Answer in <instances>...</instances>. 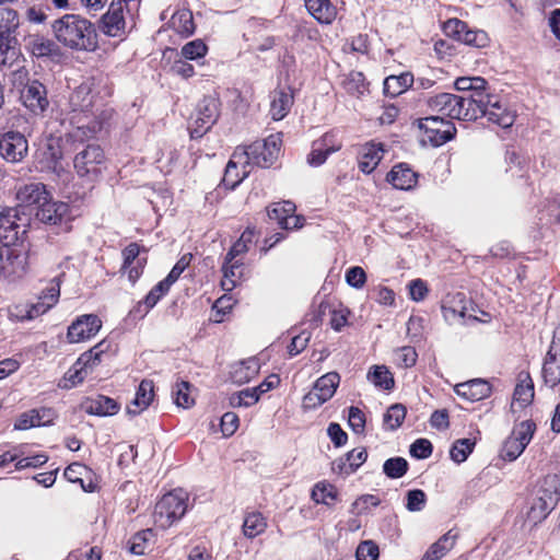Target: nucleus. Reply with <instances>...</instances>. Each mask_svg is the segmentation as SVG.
<instances>
[{"mask_svg":"<svg viewBox=\"0 0 560 560\" xmlns=\"http://www.w3.org/2000/svg\"><path fill=\"white\" fill-rule=\"evenodd\" d=\"M101 328L102 320L97 315H81L68 327L67 339L70 343L83 342L94 337Z\"/></svg>","mask_w":560,"mask_h":560,"instance_id":"14","label":"nucleus"},{"mask_svg":"<svg viewBox=\"0 0 560 560\" xmlns=\"http://www.w3.org/2000/svg\"><path fill=\"white\" fill-rule=\"evenodd\" d=\"M257 373L255 361H242L232 366L231 378L234 383L244 384L249 382Z\"/></svg>","mask_w":560,"mask_h":560,"instance_id":"43","label":"nucleus"},{"mask_svg":"<svg viewBox=\"0 0 560 560\" xmlns=\"http://www.w3.org/2000/svg\"><path fill=\"white\" fill-rule=\"evenodd\" d=\"M348 422L353 432L362 433L365 427V416L360 408L352 406L349 408Z\"/></svg>","mask_w":560,"mask_h":560,"instance_id":"63","label":"nucleus"},{"mask_svg":"<svg viewBox=\"0 0 560 560\" xmlns=\"http://www.w3.org/2000/svg\"><path fill=\"white\" fill-rule=\"evenodd\" d=\"M310 14L322 24H330L337 16V9L330 0H304Z\"/></svg>","mask_w":560,"mask_h":560,"instance_id":"31","label":"nucleus"},{"mask_svg":"<svg viewBox=\"0 0 560 560\" xmlns=\"http://www.w3.org/2000/svg\"><path fill=\"white\" fill-rule=\"evenodd\" d=\"M455 393L470 401H478L491 394V386L488 382L476 378L455 386Z\"/></svg>","mask_w":560,"mask_h":560,"instance_id":"26","label":"nucleus"},{"mask_svg":"<svg viewBox=\"0 0 560 560\" xmlns=\"http://www.w3.org/2000/svg\"><path fill=\"white\" fill-rule=\"evenodd\" d=\"M432 444L427 439H418L410 445V455L423 459L432 454Z\"/></svg>","mask_w":560,"mask_h":560,"instance_id":"61","label":"nucleus"},{"mask_svg":"<svg viewBox=\"0 0 560 560\" xmlns=\"http://www.w3.org/2000/svg\"><path fill=\"white\" fill-rule=\"evenodd\" d=\"M246 167L247 164L240 163L238 159H234L233 154L225 167L223 184L228 188L234 189L245 177L248 176L249 171H247Z\"/></svg>","mask_w":560,"mask_h":560,"instance_id":"36","label":"nucleus"},{"mask_svg":"<svg viewBox=\"0 0 560 560\" xmlns=\"http://www.w3.org/2000/svg\"><path fill=\"white\" fill-rule=\"evenodd\" d=\"M220 114V101L215 96H205L197 105L189 125L190 137L201 138L215 124Z\"/></svg>","mask_w":560,"mask_h":560,"instance_id":"9","label":"nucleus"},{"mask_svg":"<svg viewBox=\"0 0 560 560\" xmlns=\"http://www.w3.org/2000/svg\"><path fill=\"white\" fill-rule=\"evenodd\" d=\"M170 23L172 28L184 37L190 36L195 32L194 18L189 10L183 9L176 11L172 15Z\"/></svg>","mask_w":560,"mask_h":560,"instance_id":"38","label":"nucleus"},{"mask_svg":"<svg viewBox=\"0 0 560 560\" xmlns=\"http://www.w3.org/2000/svg\"><path fill=\"white\" fill-rule=\"evenodd\" d=\"M52 418L54 412L51 409H33L19 416L14 423V429L27 430L34 427L47 425L52 421Z\"/></svg>","mask_w":560,"mask_h":560,"instance_id":"25","label":"nucleus"},{"mask_svg":"<svg viewBox=\"0 0 560 560\" xmlns=\"http://www.w3.org/2000/svg\"><path fill=\"white\" fill-rule=\"evenodd\" d=\"M69 214V206L62 201L49 199L42 203L36 210L35 217L43 223L56 225L61 223Z\"/></svg>","mask_w":560,"mask_h":560,"instance_id":"22","label":"nucleus"},{"mask_svg":"<svg viewBox=\"0 0 560 560\" xmlns=\"http://www.w3.org/2000/svg\"><path fill=\"white\" fill-rule=\"evenodd\" d=\"M88 374L85 370L75 362L65 374V376L59 381L58 386L63 389H70L81 384Z\"/></svg>","mask_w":560,"mask_h":560,"instance_id":"49","label":"nucleus"},{"mask_svg":"<svg viewBox=\"0 0 560 560\" xmlns=\"http://www.w3.org/2000/svg\"><path fill=\"white\" fill-rule=\"evenodd\" d=\"M20 100L23 105L33 114H43L48 105L47 90L38 80L27 81L21 90Z\"/></svg>","mask_w":560,"mask_h":560,"instance_id":"15","label":"nucleus"},{"mask_svg":"<svg viewBox=\"0 0 560 560\" xmlns=\"http://www.w3.org/2000/svg\"><path fill=\"white\" fill-rule=\"evenodd\" d=\"M170 288L171 285L166 283L164 280L160 281L147 294L143 302H140L138 304V311H141V308L143 307V312L148 313L153 306L156 305L159 300L168 292Z\"/></svg>","mask_w":560,"mask_h":560,"instance_id":"48","label":"nucleus"},{"mask_svg":"<svg viewBox=\"0 0 560 560\" xmlns=\"http://www.w3.org/2000/svg\"><path fill=\"white\" fill-rule=\"evenodd\" d=\"M383 153L384 150L380 143L365 144L359 160L360 170L365 174L373 172L382 160Z\"/></svg>","mask_w":560,"mask_h":560,"instance_id":"34","label":"nucleus"},{"mask_svg":"<svg viewBox=\"0 0 560 560\" xmlns=\"http://www.w3.org/2000/svg\"><path fill=\"white\" fill-rule=\"evenodd\" d=\"M542 377L550 387L560 383V327L553 331L551 345L542 365Z\"/></svg>","mask_w":560,"mask_h":560,"instance_id":"16","label":"nucleus"},{"mask_svg":"<svg viewBox=\"0 0 560 560\" xmlns=\"http://www.w3.org/2000/svg\"><path fill=\"white\" fill-rule=\"evenodd\" d=\"M475 442L469 439L457 440L451 448V457L456 463H463L472 452Z\"/></svg>","mask_w":560,"mask_h":560,"instance_id":"53","label":"nucleus"},{"mask_svg":"<svg viewBox=\"0 0 560 560\" xmlns=\"http://www.w3.org/2000/svg\"><path fill=\"white\" fill-rule=\"evenodd\" d=\"M386 179L397 189L409 190L417 185L418 175L408 164L399 163L392 168Z\"/></svg>","mask_w":560,"mask_h":560,"instance_id":"23","label":"nucleus"},{"mask_svg":"<svg viewBox=\"0 0 560 560\" xmlns=\"http://www.w3.org/2000/svg\"><path fill=\"white\" fill-rule=\"evenodd\" d=\"M82 407L86 413L101 417L113 416L119 410V405L116 400L103 395L86 399Z\"/></svg>","mask_w":560,"mask_h":560,"instance_id":"28","label":"nucleus"},{"mask_svg":"<svg viewBox=\"0 0 560 560\" xmlns=\"http://www.w3.org/2000/svg\"><path fill=\"white\" fill-rule=\"evenodd\" d=\"M443 31L447 36L474 47H485L489 39L486 32L471 30L467 23L458 19L447 20L443 25Z\"/></svg>","mask_w":560,"mask_h":560,"instance_id":"12","label":"nucleus"},{"mask_svg":"<svg viewBox=\"0 0 560 560\" xmlns=\"http://www.w3.org/2000/svg\"><path fill=\"white\" fill-rule=\"evenodd\" d=\"M457 537V533H454L453 529L448 530L430 547L427 553H431L433 560H440L454 547Z\"/></svg>","mask_w":560,"mask_h":560,"instance_id":"41","label":"nucleus"},{"mask_svg":"<svg viewBox=\"0 0 560 560\" xmlns=\"http://www.w3.org/2000/svg\"><path fill=\"white\" fill-rule=\"evenodd\" d=\"M418 127L423 131V141L430 142L433 147H440L453 139L456 128L450 120L439 116H429L418 121Z\"/></svg>","mask_w":560,"mask_h":560,"instance_id":"11","label":"nucleus"},{"mask_svg":"<svg viewBox=\"0 0 560 560\" xmlns=\"http://www.w3.org/2000/svg\"><path fill=\"white\" fill-rule=\"evenodd\" d=\"M259 400V394L255 388H246L238 393H234L230 397V405L232 407H249Z\"/></svg>","mask_w":560,"mask_h":560,"instance_id":"50","label":"nucleus"},{"mask_svg":"<svg viewBox=\"0 0 560 560\" xmlns=\"http://www.w3.org/2000/svg\"><path fill=\"white\" fill-rule=\"evenodd\" d=\"M368 380L383 389H390L394 386V378L385 365H374L368 373Z\"/></svg>","mask_w":560,"mask_h":560,"instance_id":"46","label":"nucleus"},{"mask_svg":"<svg viewBox=\"0 0 560 560\" xmlns=\"http://www.w3.org/2000/svg\"><path fill=\"white\" fill-rule=\"evenodd\" d=\"M154 397V384L150 380H143L136 393L135 399L127 407L129 415H139L145 410Z\"/></svg>","mask_w":560,"mask_h":560,"instance_id":"30","label":"nucleus"},{"mask_svg":"<svg viewBox=\"0 0 560 560\" xmlns=\"http://www.w3.org/2000/svg\"><path fill=\"white\" fill-rule=\"evenodd\" d=\"M293 105V95L290 90L277 89L271 94L270 115L273 120L283 119Z\"/></svg>","mask_w":560,"mask_h":560,"instance_id":"29","label":"nucleus"},{"mask_svg":"<svg viewBox=\"0 0 560 560\" xmlns=\"http://www.w3.org/2000/svg\"><path fill=\"white\" fill-rule=\"evenodd\" d=\"M93 98L91 86L82 83L71 93L69 104L72 112L86 114L93 107Z\"/></svg>","mask_w":560,"mask_h":560,"instance_id":"33","label":"nucleus"},{"mask_svg":"<svg viewBox=\"0 0 560 560\" xmlns=\"http://www.w3.org/2000/svg\"><path fill=\"white\" fill-rule=\"evenodd\" d=\"M65 477L72 483H78L82 490H93L92 470L83 464L73 463L65 470Z\"/></svg>","mask_w":560,"mask_h":560,"instance_id":"35","label":"nucleus"},{"mask_svg":"<svg viewBox=\"0 0 560 560\" xmlns=\"http://www.w3.org/2000/svg\"><path fill=\"white\" fill-rule=\"evenodd\" d=\"M295 205L291 201L276 202L268 208V217L270 220L284 230H294L303 226L304 219L294 215Z\"/></svg>","mask_w":560,"mask_h":560,"instance_id":"18","label":"nucleus"},{"mask_svg":"<svg viewBox=\"0 0 560 560\" xmlns=\"http://www.w3.org/2000/svg\"><path fill=\"white\" fill-rule=\"evenodd\" d=\"M60 295L59 278H54L48 288L38 296L36 303H21L9 308V318L13 320H32L50 310Z\"/></svg>","mask_w":560,"mask_h":560,"instance_id":"4","label":"nucleus"},{"mask_svg":"<svg viewBox=\"0 0 560 560\" xmlns=\"http://www.w3.org/2000/svg\"><path fill=\"white\" fill-rule=\"evenodd\" d=\"M405 417L406 408L400 404L393 405L384 415V425L389 430H396L400 427Z\"/></svg>","mask_w":560,"mask_h":560,"instance_id":"51","label":"nucleus"},{"mask_svg":"<svg viewBox=\"0 0 560 560\" xmlns=\"http://www.w3.org/2000/svg\"><path fill=\"white\" fill-rule=\"evenodd\" d=\"M192 386L186 381H180L176 383V385L173 388L175 404L178 407H183L185 409L194 406L195 398L192 396Z\"/></svg>","mask_w":560,"mask_h":560,"instance_id":"45","label":"nucleus"},{"mask_svg":"<svg viewBox=\"0 0 560 560\" xmlns=\"http://www.w3.org/2000/svg\"><path fill=\"white\" fill-rule=\"evenodd\" d=\"M535 430L536 424L530 420H526L514 428L511 436L523 443L524 446H527L534 435Z\"/></svg>","mask_w":560,"mask_h":560,"instance_id":"55","label":"nucleus"},{"mask_svg":"<svg viewBox=\"0 0 560 560\" xmlns=\"http://www.w3.org/2000/svg\"><path fill=\"white\" fill-rule=\"evenodd\" d=\"M310 339L311 334L308 331H302L300 335L294 336L291 343L288 346L289 354L294 357L302 352L307 347Z\"/></svg>","mask_w":560,"mask_h":560,"instance_id":"64","label":"nucleus"},{"mask_svg":"<svg viewBox=\"0 0 560 560\" xmlns=\"http://www.w3.org/2000/svg\"><path fill=\"white\" fill-rule=\"evenodd\" d=\"M368 457V453L363 447L353 448L347 453L345 457H340L332 462V470L337 474L349 475L359 468Z\"/></svg>","mask_w":560,"mask_h":560,"instance_id":"27","label":"nucleus"},{"mask_svg":"<svg viewBox=\"0 0 560 560\" xmlns=\"http://www.w3.org/2000/svg\"><path fill=\"white\" fill-rule=\"evenodd\" d=\"M378 547L372 540H364L359 544L355 557L357 560H376L378 558Z\"/></svg>","mask_w":560,"mask_h":560,"instance_id":"59","label":"nucleus"},{"mask_svg":"<svg viewBox=\"0 0 560 560\" xmlns=\"http://www.w3.org/2000/svg\"><path fill=\"white\" fill-rule=\"evenodd\" d=\"M397 362L402 368H411L416 364L418 354L415 348L405 346L396 351Z\"/></svg>","mask_w":560,"mask_h":560,"instance_id":"60","label":"nucleus"},{"mask_svg":"<svg viewBox=\"0 0 560 560\" xmlns=\"http://www.w3.org/2000/svg\"><path fill=\"white\" fill-rule=\"evenodd\" d=\"M101 31L112 37L126 35V21L124 18V4L121 0H113L107 12L102 16Z\"/></svg>","mask_w":560,"mask_h":560,"instance_id":"17","label":"nucleus"},{"mask_svg":"<svg viewBox=\"0 0 560 560\" xmlns=\"http://www.w3.org/2000/svg\"><path fill=\"white\" fill-rule=\"evenodd\" d=\"M534 394V384L532 382V378L527 374L525 378L521 381L514 389V402L512 404V406L515 402H518L521 408L526 407L533 401Z\"/></svg>","mask_w":560,"mask_h":560,"instance_id":"44","label":"nucleus"},{"mask_svg":"<svg viewBox=\"0 0 560 560\" xmlns=\"http://www.w3.org/2000/svg\"><path fill=\"white\" fill-rule=\"evenodd\" d=\"M27 252L19 246L0 245V277L15 281L27 272Z\"/></svg>","mask_w":560,"mask_h":560,"instance_id":"8","label":"nucleus"},{"mask_svg":"<svg viewBox=\"0 0 560 560\" xmlns=\"http://www.w3.org/2000/svg\"><path fill=\"white\" fill-rule=\"evenodd\" d=\"M346 281L350 287L361 289L366 281L365 271L358 266L351 267L346 272Z\"/></svg>","mask_w":560,"mask_h":560,"instance_id":"62","label":"nucleus"},{"mask_svg":"<svg viewBox=\"0 0 560 560\" xmlns=\"http://www.w3.org/2000/svg\"><path fill=\"white\" fill-rule=\"evenodd\" d=\"M267 523L258 512L248 513L243 523V533L248 538H255L265 532Z\"/></svg>","mask_w":560,"mask_h":560,"instance_id":"42","label":"nucleus"},{"mask_svg":"<svg viewBox=\"0 0 560 560\" xmlns=\"http://www.w3.org/2000/svg\"><path fill=\"white\" fill-rule=\"evenodd\" d=\"M327 137H325L323 140L315 141L313 143L312 152L310 153L307 159L311 165H322L330 153L339 150V147H327Z\"/></svg>","mask_w":560,"mask_h":560,"instance_id":"47","label":"nucleus"},{"mask_svg":"<svg viewBox=\"0 0 560 560\" xmlns=\"http://www.w3.org/2000/svg\"><path fill=\"white\" fill-rule=\"evenodd\" d=\"M56 39L63 46L75 50H92L96 47L94 25L78 14H65L52 25Z\"/></svg>","mask_w":560,"mask_h":560,"instance_id":"1","label":"nucleus"},{"mask_svg":"<svg viewBox=\"0 0 560 560\" xmlns=\"http://www.w3.org/2000/svg\"><path fill=\"white\" fill-rule=\"evenodd\" d=\"M483 96L482 104L476 103L472 105V110L475 113L474 120L485 116L489 121L502 128L511 127L514 122L515 116L500 101L499 96L491 94L489 91H487Z\"/></svg>","mask_w":560,"mask_h":560,"instance_id":"10","label":"nucleus"},{"mask_svg":"<svg viewBox=\"0 0 560 560\" xmlns=\"http://www.w3.org/2000/svg\"><path fill=\"white\" fill-rule=\"evenodd\" d=\"M20 25L19 13L11 8H0V66L12 68L21 52L16 33Z\"/></svg>","mask_w":560,"mask_h":560,"instance_id":"2","label":"nucleus"},{"mask_svg":"<svg viewBox=\"0 0 560 560\" xmlns=\"http://www.w3.org/2000/svg\"><path fill=\"white\" fill-rule=\"evenodd\" d=\"M454 85L457 91L468 93L465 96L470 107L476 103L482 104L483 94L488 91L487 81L481 77L457 78Z\"/></svg>","mask_w":560,"mask_h":560,"instance_id":"19","label":"nucleus"},{"mask_svg":"<svg viewBox=\"0 0 560 560\" xmlns=\"http://www.w3.org/2000/svg\"><path fill=\"white\" fill-rule=\"evenodd\" d=\"M281 147V135H270L262 141H255L245 149L237 148L234 159L240 163L253 164L259 167H269L277 160Z\"/></svg>","mask_w":560,"mask_h":560,"instance_id":"3","label":"nucleus"},{"mask_svg":"<svg viewBox=\"0 0 560 560\" xmlns=\"http://www.w3.org/2000/svg\"><path fill=\"white\" fill-rule=\"evenodd\" d=\"M28 153V142L24 135L8 131L0 138V156L9 163L22 162Z\"/></svg>","mask_w":560,"mask_h":560,"instance_id":"13","label":"nucleus"},{"mask_svg":"<svg viewBox=\"0 0 560 560\" xmlns=\"http://www.w3.org/2000/svg\"><path fill=\"white\" fill-rule=\"evenodd\" d=\"M188 492H164L154 509L155 522L162 527L184 516L187 511Z\"/></svg>","mask_w":560,"mask_h":560,"instance_id":"7","label":"nucleus"},{"mask_svg":"<svg viewBox=\"0 0 560 560\" xmlns=\"http://www.w3.org/2000/svg\"><path fill=\"white\" fill-rule=\"evenodd\" d=\"M413 83V75L409 72L400 75H389L384 81V93L395 97L404 93Z\"/></svg>","mask_w":560,"mask_h":560,"instance_id":"37","label":"nucleus"},{"mask_svg":"<svg viewBox=\"0 0 560 560\" xmlns=\"http://www.w3.org/2000/svg\"><path fill=\"white\" fill-rule=\"evenodd\" d=\"M19 214L16 208L0 207V229L13 231L19 228Z\"/></svg>","mask_w":560,"mask_h":560,"instance_id":"56","label":"nucleus"},{"mask_svg":"<svg viewBox=\"0 0 560 560\" xmlns=\"http://www.w3.org/2000/svg\"><path fill=\"white\" fill-rule=\"evenodd\" d=\"M109 347L105 340L98 342L78 358L75 361L78 366L80 365L89 375L102 362V357L109 350Z\"/></svg>","mask_w":560,"mask_h":560,"instance_id":"32","label":"nucleus"},{"mask_svg":"<svg viewBox=\"0 0 560 560\" xmlns=\"http://www.w3.org/2000/svg\"><path fill=\"white\" fill-rule=\"evenodd\" d=\"M340 383V376L336 372H329L320 376L314 384L313 388L327 401L335 395Z\"/></svg>","mask_w":560,"mask_h":560,"instance_id":"39","label":"nucleus"},{"mask_svg":"<svg viewBox=\"0 0 560 560\" xmlns=\"http://www.w3.org/2000/svg\"><path fill=\"white\" fill-rule=\"evenodd\" d=\"M77 175L86 184L95 183L105 167V154L97 144H88L73 159Z\"/></svg>","mask_w":560,"mask_h":560,"instance_id":"6","label":"nucleus"},{"mask_svg":"<svg viewBox=\"0 0 560 560\" xmlns=\"http://www.w3.org/2000/svg\"><path fill=\"white\" fill-rule=\"evenodd\" d=\"M207 45L201 39H195L182 47L180 56L187 60H197L206 56Z\"/></svg>","mask_w":560,"mask_h":560,"instance_id":"52","label":"nucleus"},{"mask_svg":"<svg viewBox=\"0 0 560 560\" xmlns=\"http://www.w3.org/2000/svg\"><path fill=\"white\" fill-rule=\"evenodd\" d=\"M154 539L155 534L151 528L138 532L130 539V552L137 556L144 555L153 546Z\"/></svg>","mask_w":560,"mask_h":560,"instance_id":"40","label":"nucleus"},{"mask_svg":"<svg viewBox=\"0 0 560 560\" xmlns=\"http://www.w3.org/2000/svg\"><path fill=\"white\" fill-rule=\"evenodd\" d=\"M49 192L42 183H31L20 187L15 198L21 206L35 207L36 210L49 199Z\"/></svg>","mask_w":560,"mask_h":560,"instance_id":"21","label":"nucleus"},{"mask_svg":"<svg viewBox=\"0 0 560 560\" xmlns=\"http://www.w3.org/2000/svg\"><path fill=\"white\" fill-rule=\"evenodd\" d=\"M427 105L433 113L441 114L451 119L474 120L472 107L466 103V96L452 93H440L427 98Z\"/></svg>","mask_w":560,"mask_h":560,"instance_id":"5","label":"nucleus"},{"mask_svg":"<svg viewBox=\"0 0 560 560\" xmlns=\"http://www.w3.org/2000/svg\"><path fill=\"white\" fill-rule=\"evenodd\" d=\"M525 447L523 443L510 435L503 444L501 455L504 459L514 460L524 452Z\"/></svg>","mask_w":560,"mask_h":560,"instance_id":"57","label":"nucleus"},{"mask_svg":"<svg viewBox=\"0 0 560 560\" xmlns=\"http://www.w3.org/2000/svg\"><path fill=\"white\" fill-rule=\"evenodd\" d=\"M407 469L408 463L402 457L389 458L383 465V470L389 478H400L406 474Z\"/></svg>","mask_w":560,"mask_h":560,"instance_id":"54","label":"nucleus"},{"mask_svg":"<svg viewBox=\"0 0 560 560\" xmlns=\"http://www.w3.org/2000/svg\"><path fill=\"white\" fill-rule=\"evenodd\" d=\"M343 84L348 93L352 95H361L365 91L364 75L361 72H351Z\"/></svg>","mask_w":560,"mask_h":560,"instance_id":"58","label":"nucleus"},{"mask_svg":"<svg viewBox=\"0 0 560 560\" xmlns=\"http://www.w3.org/2000/svg\"><path fill=\"white\" fill-rule=\"evenodd\" d=\"M47 460L48 456L46 454L20 457L16 453L5 452L0 455V469H5L12 463H14L15 470H22L31 467L36 468L44 465Z\"/></svg>","mask_w":560,"mask_h":560,"instance_id":"24","label":"nucleus"},{"mask_svg":"<svg viewBox=\"0 0 560 560\" xmlns=\"http://www.w3.org/2000/svg\"><path fill=\"white\" fill-rule=\"evenodd\" d=\"M560 500L559 492H542L541 495L533 499L527 512V518L534 525L542 522L556 508Z\"/></svg>","mask_w":560,"mask_h":560,"instance_id":"20","label":"nucleus"}]
</instances>
